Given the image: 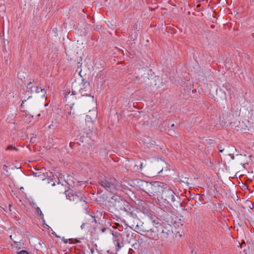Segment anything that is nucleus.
Instances as JSON below:
<instances>
[{
  "instance_id": "1",
  "label": "nucleus",
  "mask_w": 254,
  "mask_h": 254,
  "mask_svg": "<svg viewBox=\"0 0 254 254\" xmlns=\"http://www.w3.org/2000/svg\"><path fill=\"white\" fill-rule=\"evenodd\" d=\"M142 184H145L148 187L147 191L146 192L151 197H153L154 198H157L159 194H161L162 190H163L164 187L166 184L160 182H153L152 183H148L145 181L140 180Z\"/></svg>"
},
{
  "instance_id": "2",
  "label": "nucleus",
  "mask_w": 254,
  "mask_h": 254,
  "mask_svg": "<svg viewBox=\"0 0 254 254\" xmlns=\"http://www.w3.org/2000/svg\"><path fill=\"white\" fill-rule=\"evenodd\" d=\"M176 194L167 185L163 188L161 194L158 196V200L160 203L169 204L176 201Z\"/></svg>"
},
{
  "instance_id": "3",
  "label": "nucleus",
  "mask_w": 254,
  "mask_h": 254,
  "mask_svg": "<svg viewBox=\"0 0 254 254\" xmlns=\"http://www.w3.org/2000/svg\"><path fill=\"white\" fill-rule=\"evenodd\" d=\"M64 193L66 198L70 201H73L75 203L79 202L84 209H86L87 208L86 202L82 200V197L79 195L77 192L69 190H64Z\"/></svg>"
},
{
  "instance_id": "4",
  "label": "nucleus",
  "mask_w": 254,
  "mask_h": 254,
  "mask_svg": "<svg viewBox=\"0 0 254 254\" xmlns=\"http://www.w3.org/2000/svg\"><path fill=\"white\" fill-rule=\"evenodd\" d=\"M27 92L30 93H41V97L43 98H45V95L46 94V91L44 88L39 87L37 86H35L33 85V84L30 82L29 83L27 86Z\"/></svg>"
},
{
  "instance_id": "5",
  "label": "nucleus",
  "mask_w": 254,
  "mask_h": 254,
  "mask_svg": "<svg viewBox=\"0 0 254 254\" xmlns=\"http://www.w3.org/2000/svg\"><path fill=\"white\" fill-rule=\"evenodd\" d=\"M100 184L108 190L111 189L115 188L116 180L114 179L106 178L104 180L100 181Z\"/></svg>"
},
{
  "instance_id": "6",
  "label": "nucleus",
  "mask_w": 254,
  "mask_h": 254,
  "mask_svg": "<svg viewBox=\"0 0 254 254\" xmlns=\"http://www.w3.org/2000/svg\"><path fill=\"white\" fill-rule=\"evenodd\" d=\"M151 223L152 225L154 226L156 229H159L161 230V233L162 234V236L164 237H167L171 233L170 230L167 229V227H163L161 224L156 221L155 220H151Z\"/></svg>"
},
{
  "instance_id": "7",
  "label": "nucleus",
  "mask_w": 254,
  "mask_h": 254,
  "mask_svg": "<svg viewBox=\"0 0 254 254\" xmlns=\"http://www.w3.org/2000/svg\"><path fill=\"white\" fill-rule=\"evenodd\" d=\"M93 223H96V220L94 216L90 215L89 216V218L87 219V221L85 222L82 223L80 228L82 230L89 229Z\"/></svg>"
},
{
  "instance_id": "8",
  "label": "nucleus",
  "mask_w": 254,
  "mask_h": 254,
  "mask_svg": "<svg viewBox=\"0 0 254 254\" xmlns=\"http://www.w3.org/2000/svg\"><path fill=\"white\" fill-rule=\"evenodd\" d=\"M140 231L143 232H158L159 229L158 230H155L154 229L152 228H148L147 229L146 228H144V227H142V228L141 229Z\"/></svg>"
},
{
  "instance_id": "9",
  "label": "nucleus",
  "mask_w": 254,
  "mask_h": 254,
  "mask_svg": "<svg viewBox=\"0 0 254 254\" xmlns=\"http://www.w3.org/2000/svg\"><path fill=\"white\" fill-rule=\"evenodd\" d=\"M76 94L75 93V91H72V94H70V92H69L65 97L66 101H67V100L71 96H72Z\"/></svg>"
},
{
  "instance_id": "10",
  "label": "nucleus",
  "mask_w": 254,
  "mask_h": 254,
  "mask_svg": "<svg viewBox=\"0 0 254 254\" xmlns=\"http://www.w3.org/2000/svg\"><path fill=\"white\" fill-rule=\"evenodd\" d=\"M6 150L17 151L18 149L17 148H16L15 146H14L12 145H10L7 147V148H6Z\"/></svg>"
},
{
  "instance_id": "11",
  "label": "nucleus",
  "mask_w": 254,
  "mask_h": 254,
  "mask_svg": "<svg viewBox=\"0 0 254 254\" xmlns=\"http://www.w3.org/2000/svg\"><path fill=\"white\" fill-rule=\"evenodd\" d=\"M111 233L112 234V235L116 238V239H118L117 238L120 236V233L118 232H114L113 231L111 230L110 231Z\"/></svg>"
},
{
  "instance_id": "12",
  "label": "nucleus",
  "mask_w": 254,
  "mask_h": 254,
  "mask_svg": "<svg viewBox=\"0 0 254 254\" xmlns=\"http://www.w3.org/2000/svg\"><path fill=\"white\" fill-rule=\"evenodd\" d=\"M117 243V246L118 247L117 251H119L121 249V248L123 246V245H121L119 240L118 239H115L114 240Z\"/></svg>"
},
{
  "instance_id": "13",
  "label": "nucleus",
  "mask_w": 254,
  "mask_h": 254,
  "mask_svg": "<svg viewBox=\"0 0 254 254\" xmlns=\"http://www.w3.org/2000/svg\"><path fill=\"white\" fill-rule=\"evenodd\" d=\"M88 136L87 135L86 137L84 136H81L79 138V140L82 142L88 141Z\"/></svg>"
},
{
  "instance_id": "14",
  "label": "nucleus",
  "mask_w": 254,
  "mask_h": 254,
  "mask_svg": "<svg viewBox=\"0 0 254 254\" xmlns=\"http://www.w3.org/2000/svg\"><path fill=\"white\" fill-rule=\"evenodd\" d=\"M80 93L82 95V96H87L88 95V93H85L86 90H84L83 89H82V88H80V89H79V90Z\"/></svg>"
},
{
  "instance_id": "15",
  "label": "nucleus",
  "mask_w": 254,
  "mask_h": 254,
  "mask_svg": "<svg viewBox=\"0 0 254 254\" xmlns=\"http://www.w3.org/2000/svg\"><path fill=\"white\" fill-rule=\"evenodd\" d=\"M127 237L130 239H129V242L130 241L131 239H134V237H133V235L132 234H130L129 233H127Z\"/></svg>"
},
{
  "instance_id": "16",
  "label": "nucleus",
  "mask_w": 254,
  "mask_h": 254,
  "mask_svg": "<svg viewBox=\"0 0 254 254\" xmlns=\"http://www.w3.org/2000/svg\"><path fill=\"white\" fill-rule=\"evenodd\" d=\"M37 212L39 213L41 217H43V216H44V214H43V213H42V212L41 210L40 209V208L39 207H37Z\"/></svg>"
},
{
  "instance_id": "17",
  "label": "nucleus",
  "mask_w": 254,
  "mask_h": 254,
  "mask_svg": "<svg viewBox=\"0 0 254 254\" xmlns=\"http://www.w3.org/2000/svg\"><path fill=\"white\" fill-rule=\"evenodd\" d=\"M18 254H30L28 252L25 250H22L19 253H18Z\"/></svg>"
},
{
  "instance_id": "18",
  "label": "nucleus",
  "mask_w": 254,
  "mask_h": 254,
  "mask_svg": "<svg viewBox=\"0 0 254 254\" xmlns=\"http://www.w3.org/2000/svg\"><path fill=\"white\" fill-rule=\"evenodd\" d=\"M26 101H27V100H25H25H22V103H21V105H20V108H21V109H24V103H25Z\"/></svg>"
},
{
  "instance_id": "19",
  "label": "nucleus",
  "mask_w": 254,
  "mask_h": 254,
  "mask_svg": "<svg viewBox=\"0 0 254 254\" xmlns=\"http://www.w3.org/2000/svg\"><path fill=\"white\" fill-rule=\"evenodd\" d=\"M68 243L70 244H74V241L73 239H68Z\"/></svg>"
},
{
  "instance_id": "20",
  "label": "nucleus",
  "mask_w": 254,
  "mask_h": 254,
  "mask_svg": "<svg viewBox=\"0 0 254 254\" xmlns=\"http://www.w3.org/2000/svg\"><path fill=\"white\" fill-rule=\"evenodd\" d=\"M62 176H63L62 174H59V176L58 177L59 182H60V179H62Z\"/></svg>"
},
{
  "instance_id": "21",
  "label": "nucleus",
  "mask_w": 254,
  "mask_h": 254,
  "mask_svg": "<svg viewBox=\"0 0 254 254\" xmlns=\"http://www.w3.org/2000/svg\"><path fill=\"white\" fill-rule=\"evenodd\" d=\"M229 155L231 156L232 159L234 160V156L233 154H229Z\"/></svg>"
},
{
  "instance_id": "22",
  "label": "nucleus",
  "mask_w": 254,
  "mask_h": 254,
  "mask_svg": "<svg viewBox=\"0 0 254 254\" xmlns=\"http://www.w3.org/2000/svg\"><path fill=\"white\" fill-rule=\"evenodd\" d=\"M7 168V166L6 165H3V169L5 171H6V169ZM6 172H7V171L6 170Z\"/></svg>"
},
{
  "instance_id": "23",
  "label": "nucleus",
  "mask_w": 254,
  "mask_h": 254,
  "mask_svg": "<svg viewBox=\"0 0 254 254\" xmlns=\"http://www.w3.org/2000/svg\"><path fill=\"white\" fill-rule=\"evenodd\" d=\"M64 244H67L68 243V240H67V239H65L64 241Z\"/></svg>"
},
{
  "instance_id": "24",
  "label": "nucleus",
  "mask_w": 254,
  "mask_h": 254,
  "mask_svg": "<svg viewBox=\"0 0 254 254\" xmlns=\"http://www.w3.org/2000/svg\"><path fill=\"white\" fill-rule=\"evenodd\" d=\"M219 151L220 152H222L224 150V149H222L221 147H219Z\"/></svg>"
},
{
  "instance_id": "25",
  "label": "nucleus",
  "mask_w": 254,
  "mask_h": 254,
  "mask_svg": "<svg viewBox=\"0 0 254 254\" xmlns=\"http://www.w3.org/2000/svg\"><path fill=\"white\" fill-rule=\"evenodd\" d=\"M82 82L84 83L89 84V83L87 82V81H85V80H84V79L82 80Z\"/></svg>"
},
{
  "instance_id": "26",
  "label": "nucleus",
  "mask_w": 254,
  "mask_h": 254,
  "mask_svg": "<svg viewBox=\"0 0 254 254\" xmlns=\"http://www.w3.org/2000/svg\"><path fill=\"white\" fill-rule=\"evenodd\" d=\"M194 253L195 254H196V252L194 251V250H192V251H191V254H193Z\"/></svg>"
},
{
  "instance_id": "27",
  "label": "nucleus",
  "mask_w": 254,
  "mask_h": 254,
  "mask_svg": "<svg viewBox=\"0 0 254 254\" xmlns=\"http://www.w3.org/2000/svg\"><path fill=\"white\" fill-rule=\"evenodd\" d=\"M32 98V96H31H31H29V97H28V98L27 99V100H28V99H30V98Z\"/></svg>"
},
{
  "instance_id": "28",
  "label": "nucleus",
  "mask_w": 254,
  "mask_h": 254,
  "mask_svg": "<svg viewBox=\"0 0 254 254\" xmlns=\"http://www.w3.org/2000/svg\"><path fill=\"white\" fill-rule=\"evenodd\" d=\"M140 165H141V167H140V168H141H141H142V167H143V163H141L140 164Z\"/></svg>"
},
{
  "instance_id": "29",
  "label": "nucleus",
  "mask_w": 254,
  "mask_h": 254,
  "mask_svg": "<svg viewBox=\"0 0 254 254\" xmlns=\"http://www.w3.org/2000/svg\"><path fill=\"white\" fill-rule=\"evenodd\" d=\"M174 126H175V125L174 124H173L171 125V127H174Z\"/></svg>"
},
{
  "instance_id": "30",
  "label": "nucleus",
  "mask_w": 254,
  "mask_h": 254,
  "mask_svg": "<svg viewBox=\"0 0 254 254\" xmlns=\"http://www.w3.org/2000/svg\"><path fill=\"white\" fill-rule=\"evenodd\" d=\"M169 131L170 132V133L171 134V131H172L171 129H170Z\"/></svg>"
},
{
  "instance_id": "31",
  "label": "nucleus",
  "mask_w": 254,
  "mask_h": 254,
  "mask_svg": "<svg viewBox=\"0 0 254 254\" xmlns=\"http://www.w3.org/2000/svg\"><path fill=\"white\" fill-rule=\"evenodd\" d=\"M21 111L23 112H25L24 110H21Z\"/></svg>"
},
{
  "instance_id": "32",
  "label": "nucleus",
  "mask_w": 254,
  "mask_h": 254,
  "mask_svg": "<svg viewBox=\"0 0 254 254\" xmlns=\"http://www.w3.org/2000/svg\"><path fill=\"white\" fill-rule=\"evenodd\" d=\"M105 230V229H102V232H104Z\"/></svg>"
},
{
  "instance_id": "33",
  "label": "nucleus",
  "mask_w": 254,
  "mask_h": 254,
  "mask_svg": "<svg viewBox=\"0 0 254 254\" xmlns=\"http://www.w3.org/2000/svg\"><path fill=\"white\" fill-rule=\"evenodd\" d=\"M38 116H39H39H40V114H39L38 115Z\"/></svg>"
},
{
  "instance_id": "34",
  "label": "nucleus",
  "mask_w": 254,
  "mask_h": 254,
  "mask_svg": "<svg viewBox=\"0 0 254 254\" xmlns=\"http://www.w3.org/2000/svg\"><path fill=\"white\" fill-rule=\"evenodd\" d=\"M55 183H54L53 184H52V186H55Z\"/></svg>"
}]
</instances>
